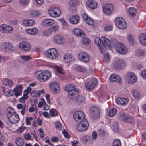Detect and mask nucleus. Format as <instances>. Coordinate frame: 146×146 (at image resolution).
Masks as SVG:
<instances>
[{"label":"nucleus","instance_id":"obj_1","mask_svg":"<svg viewBox=\"0 0 146 146\" xmlns=\"http://www.w3.org/2000/svg\"><path fill=\"white\" fill-rule=\"evenodd\" d=\"M94 41L95 42L100 48V52L102 54H103L102 48H103L104 47L109 46L110 43L109 40L104 36H102L101 38L98 37L95 38Z\"/></svg>","mask_w":146,"mask_h":146},{"label":"nucleus","instance_id":"obj_2","mask_svg":"<svg viewBox=\"0 0 146 146\" xmlns=\"http://www.w3.org/2000/svg\"><path fill=\"white\" fill-rule=\"evenodd\" d=\"M65 91L68 92V96L70 99H74L78 94V91L76 90L75 88L71 84L66 85L64 88Z\"/></svg>","mask_w":146,"mask_h":146},{"label":"nucleus","instance_id":"obj_3","mask_svg":"<svg viewBox=\"0 0 146 146\" xmlns=\"http://www.w3.org/2000/svg\"><path fill=\"white\" fill-rule=\"evenodd\" d=\"M76 125L77 129L79 131L82 132L86 130L88 128L89 124L86 119H83V120L79 122Z\"/></svg>","mask_w":146,"mask_h":146},{"label":"nucleus","instance_id":"obj_4","mask_svg":"<svg viewBox=\"0 0 146 146\" xmlns=\"http://www.w3.org/2000/svg\"><path fill=\"white\" fill-rule=\"evenodd\" d=\"M117 27L120 29H123L126 28L127 24L125 19L121 17L117 18L115 21Z\"/></svg>","mask_w":146,"mask_h":146},{"label":"nucleus","instance_id":"obj_5","mask_svg":"<svg viewBox=\"0 0 146 146\" xmlns=\"http://www.w3.org/2000/svg\"><path fill=\"white\" fill-rule=\"evenodd\" d=\"M45 55L48 57L52 59H55L58 56L57 50L54 48H51L48 50L45 53Z\"/></svg>","mask_w":146,"mask_h":146},{"label":"nucleus","instance_id":"obj_6","mask_svg":"<svg viewBox=\"0 0 146 146\" xmlns=\"http://www.w3.org/2000/svg\"><path fill=\"white\" fill-rule=\"evenodd\" d=\"M23 86L22 85H19L16 86L13 90H11L8 92L9 96L15 95L16 97L20 95L22 92Z\"/></svg>","mask_w":146,"mask_h":146},{"label":"nucleus","instance_id":"obj_7","mask_svg":"<svg viewBox=\"0 0 146 146\" xmlns=\"http://www.w3.org/2000/svg\"><path fill=\"white\" fill-rule=\"evenodd\" d=\"M90 115L93 119H95L99 118L100 111L98 108L95 106L91 107L90 110Z\"/></svg>","mask_w":146,"mask_h":146},{"label":"nucleus","instance_id":"obj_8","mask_svg":"<svg viewBox=\"0 0 146 146\" xmlns=\"http://www.w3.org/2000/svg\"><path fill=\"white\" fill-rule=\"evenodd\" d=\"M73 118L77 122H79L83 119H86L84 113L80 111H75L73 114Z\"/></svg>","mask_w":146,"mask_h":146},{"label":"nucleus","instance_id":"obj_9","mask_svg":"<svg viewBox=\"0 0 146 146\" xmlns=\"http://www.w3.org/2000/svg\"><path fill=\"white\" fill-rule=\"evenodd\" d=\"M50 16L53 17H59L61 13L60 10L58 7H53L50 8L48 11Z\"/></svg>","mask_w":146,"mask_h":146},{"label":"nucleus","instance_id":"obj_10","mask_svg":"<svg viewBox=\"0 0 146 146\" xmlns=\"http://www.w3.org/2000/svg\"><path fill=\"white\" fill-rule=\"evenodd\" d=\"M116 50L119 53L125 54L127 52V49L123 43H118L116 45Z\"/></svg>","mask_w":146,"mask_h":146},{"label":"nucleus","instance_id":"obj_11","mask_svg":"<svg viewBox=\"0 0 146 146\" xmlns=\"http://www.w3.org/2000/svg\"><path fill=\"white\" fill-rule=\"evenodd\" d=\"M104 12L106 15H110L113 10V6L112 4H106L102 6Z\"/></svg>","mask_w":146,"mask_h":146},{"label":"nucleus","instance_id":"obj_12","mask_svg":"<svg viewBox=\"0 0 146 146\" xmlns=\"http://www.w3.org/2000/svg\"><path fill=\"white\" fill-rule=\"evenodd\" d=\"M97 84V81L95 78L92 79L90 81L86 83L85 86L86 88L88 90L93 89Z\"/></svg>","mask_w":146,"mask_h":146},{"label":"nucleus","instance_id":"obj_13","mask_svg":"<svg viewBox=\"0 0 146 146\" xmlns=\"http://www.w3.org/2000/svg\"><path fill=\"white\" fill-rule=\"evenodd\" d=\"M19 48L27 52L30 50L31 48V46L28 42L24 41L19 44Z\"/></svg>","mask_w":146,"mask_h":146},{"label":"nucleus","instance_id":"obj_14","mask_svg":"<svg viewBox=\"0 0 146 146\" xmlns=\"http://www.w3.org/2000/svg\"><path fill=\"white\" fill-rule=\"evenodd\" d=\"M50 89L54 93L57 94L60 92V87L59 84L56 82H53L49 84Z\"/></svg>","mask_w":146,"mask_h":146},{"label":"nucleus","instance_id":"obj_15","mask_svg":"<svg viewBox=\"0 0 146 146\" xmlns=\"http://www.w3.org/2000/svg\"><path fill=\"white\" fill-rule=\"evenodd\" d=\"M124 61L121 60H117L114 62L113 67L116 70H119L123 69L125 66Z\"/></svg>","mask_w":146,"mask_h":146},{"label":"nucleus","instance_id":"obj_16","mask_svg":"<svg viewBox=\"0 0 146 146\" xmlns=\"http://www.w3.org/2000/svg\"><path fill=\"white\" fill-rule=\"evenodd\" d=\"M53 41L57 44H62L64 42V39L61 35H57L54 36Z\"/></svg>","mask_w":146,"mask_h":146},{"label":"nucleus","instance_id":"obj_17","mask_svg":"<svg viewBox=\"0 0 146 146\" xmlns=\"http://www.w3.org/2000/svg\"><path fill=\"white\" fill-rule=\"evenodd\" d=\"M78 57L80 60L82 62H87L89 60L88 55L85 52H80L78 54Z\"/></svg>","mask_w":146,"mask_h":146},{"label":"nucleus","instance_id":"obj_18","mask_svg":"<svg viewBox=\"0 0 146 146\" xmlns=\"http://www.w3.org/2000/svg\"><path fill=\"white\" fill-rule=\"evenodd\" d=\"M7 118L10 122L13 123H17L19 120V115L16 112Z\"/></svg>","mask_w":146,"mask_h":146},{"label":"nucleus","instance_id":"obj_19","mask_svg":"<svg viewBox=\"0 0 146 146\" xmlns=\"http://www.w3.org/2000/svg\"><path fill=\"white\" fill-rule=\"evenodd\" d=\"M127 76L129 83L132 84L135 83L136 82L137 80L136 77L132 72H129Z\"/></svg>","mask_w":146,"mask_h":146},{"label":"nucleus","instance_id":"obj_20","mask_svg":"<svg viewBox=\"0 0 146 146\" xmlns=\"http://www.w3.org/2000/svg\"><path fill=\"white\" fill-rule=\"evenodd\" d=\"M86 4L87 6L92 9H95L98 7V5L96 1L94 0L88 1Z\"/></svg>","mask_w":146,"mask_h":146},{"label":"nucleus","instance_id":"obj_21","mask_svg":"<svg viewBox=\"0 0 146 146\" xmlns=\"http://www.w3.org/2000/svg\"><path fill=\"white\" fill-rule=\"evenodd\" d=\"M72 100H76V103L78 104H80L84 102L85 100V98L84 96L82 95H78L76 96V97H75L74 99Z\"/></svg>","mask_w":146,"mask_h":146},{"label":"nucleus","instance_id":"obj_22","mask_svg":"<svg viewBox=\"0 0 146 146\" xmlns=\"http://www.w3.org/2000/svg\"><path fill=\"white\" fill-rule=\"evenodd\" d=\"M82 17L86 23L90 25H92L94 23V22L92 19L89 17L88 15L85 13L82 15Z\"/></svg>","mask_w":146,"mask_h":146},{"label":"nucleus","instance_id":"obj_23","mask_svg":"<svg viewBox=\"0 0 146 146\" xmlns=\"http://www.w3.org/2000/svg\"><path fill=\"white\" fill-rule=\"evenodd\" d=\"M128 98H117L116 100V102L118 104L125 105L128 102Z\"/></svg>","mask_w":146,"mask_h":146},{"label":"nucleus","instance_id":"obj_24","mask_svg":"<svg viewBox=\"0 0 146 146\" xmlns=\"http://www.w3.org/2000/svg\"><path fill=\"white\" fill-rule=\"evenodd\" d=\"M63 59L64 62L67 63L72 62L73 60V58L72 55L68 53L65 54L64 55Z\"/></svg>","mask_w":146,"mask_h":146},{"label":"nucleus","instance_id":"obj_25","mask_svg":"<svg viewBox=\"0 0 146 146\" xmlns=\"http://www.w3.org/2000/svg\"><path fill=\"white\" fill-rule=\"evenodd\" d=\"M51 76V73L49 71H43L42 70V77L44 78L42 80V82H44L48 79Z\"/></svg>","mask_w":146,"mask_h":146},{"label":"nucleus","instance_id":"obj_26","mask_svg":"<svg viewBox=\"0 0 146 146\" xmlns=\"http://www.w3.org/2000/svg\"><path fill=\"white\" fill-rule=\"evenodd\" d=\"M35 76L40 82H42L44 78L42 77V70H39L36 71L34 74Z\"/></svg>","mask_w":146,"mask_h":146},{"label":"nucleus","instance_id":"obj_27","mask_svg":"<svg viewBox=\"0 0 146 146\" xmlns=\"http://www.w3.org/2000/svg\"><path fill=\"white\" fill-rule=\"evenodd\" d=\"M110 80L112 82H116L121 83L122 80L120 76L116 74L112 75L110 77Z\"/></svg>","mask_w":146,"mask_h":146},{"label":"nucleus","instance_id":"obj_28","mask_svg":"<svg viewBox=\"0 0 146 146\" xmlns=\"http://www.w3.org/2000/svg\"><path fill=\"white\" fill-rule=\"evenodd\" d=\"M73 33L78 36L84 37L85 35V33L82 30L78 28L74 29L73 31Z\"/></svg>","mask_w":146,"mask_h":146},{"label":"nucleus","instance_id":"obj_29","mask_svg":"<svg viewBox=\"0 0 146 146\" xmlns=\"http://www.w3.org/2000/svg\"><path fill=\"white\" fill-rule=\"evenodd\" d=\"M16 112L11 107L7 108L6 111V113L7 118L13 115Z\"/></svg>","mask_w":146,"mask_h":146},{"label":"nucleus","instance_id":"obj_30","mask_svg":"<svg viewBox=\"0 0 146 146\" xmlns=\"http://www.w3.org/2000/svg\"><path fill=\"white\" fill-rule=\"evenodd\" d=\"M70 21L71 23L75 24L78 23L79 20V17L78 15L73 16L70 19Z\"/></svg>","mask_w":146,"mask_h":146},{"label":"nucleus","instance_id":"obj_31","mask_svg":"<svg viewBox=\"0 0 146 146\" xmlns=\"http://www.w3.org/2000/svg\"><path fill=\"white\" fill-rule=\"evenodd\" d=\"M140 43L143 46L146 45V35L141 34L139 36Z\"/></svg>","mask_w":146,"mask_h":146},{"label":"nucleus","instance_id":"obj_32","mask_svg":"<svg viewBox=\"0 0 146 146\" xmlns=\"http://www.w3.org/2000/svg\"><path fill=\"white\" fill-rule=\"evenodd\" d=\"M25 32L30 34L35 35L38 33V30L37 28L26 29Z\"/></svg>","mask_w":146,"mask_h":146},{"label":"nucleus","instance_id":"obj_33","mask_svg":"<svg viewBox=\"0 0 146 146\" xmlns=\"http://www.w3.org/2000/svg\"><path fill=\"white\" fill-rule=\"evenodd\" d=\"M24 143V140L22 138L17 137L15 139V143L17 146H23Z\"/></svg>","mask_w":146,"mask_h":146},{"label":"nucleus","instance_id":"obj_34","mask_svg":"<svg viewBox=\"0 0 146 146\" xmlns=\"http://www.w3.org/2000/svg\"><path fill=\"white\" fill-rule=\"evenodd\" d=\"M16 107L18 109H22L21 111V113L23 115L24 114L26 110V106L25 104L23 105L21 104H19L17 105Z\"/></svg>","mask_w":146,"mask_h":146},{"label":"nucleus","instance_id":"obj_35","mask_svg":"<svg viewBox=\"0 0 146 146\" xmlns=\"http://www.w3.org/2000/svg\"><path fill=\"white\" fill-rule=\"evenodd\" d=\"M22 23L25 25L29 26L34 25L35 22L34 20H23Z\"/></svg>","mask_w":146,"mask_h":146},{"label":"nucleus","instance_id":"obj_36","mask_svg":"<svg viewBox=\"0 0 146 146\" xmlns=\"http://www.w3.org/2000/svg\"><path fill=\"white\" fill-rule=\"evenodd\" d=\"M128 117V115L124 113L123 111L121 112L118 115V117L121 120H124L125 121L127 118Z\"/></svg>","mask_w":146,"mask_h":146},{"label":"nucleus","instance_id":"obj_37","mask_svg":"<svg viewBox=\"0 0 146 146\" xmlns=\"http://www.w3.org/2000/svg\"><path fill=\"white\" fill-rule=\"evenodd\" d=\"M30 15L33 17H36L40 16V12L38 10H32L30 12Z\"/></svg>","mask_w":146,"mask_h":146},{"label":"nucleus","instance_id":"obj_38","mask_svg":"<svg viewBox=\"0 0 146 146\" xmlns=\"http://www.w3.org/2000/svg\"><path fill=\"white\" fill-rule=\"evenodd\" d=\"M117 112L116 109L115 108H112L110 109L109 111L108 115L110 117H113L116 114Z\"/></svg>","mask_w":146,"mask_h":146},{"label":"nucleus","instance_id":"obj_39","mask_svg":"<svg viewBox=\"0 0 146 146\" xmlns=\"http://www.w3.org/2000/svg\"><path fill=\"white\" fill-rule=\"evenodd\" d=\"M69 5L70 10H73L76 9V4L74 1L73 0L70 1L69 2Z\"/></svg>","mask_w":146,"mask_h":146},{"label":"nucleus","instance_id":"obj_40","mask_svg":"<svg viewBox=\"0 0 146 146\" xmlns=\"http://www.w3.org/2000/svg\"><path fill=\"white\" fill-rule=\"evenodd\" d=\"M3 83L5 85L8 86H11L13 84V82L10 80L8 79H5L3 80Z\"/></svg>","mask_w":146,"mask_h":146},{"label":"nucleus","instance_id":"obj_41","mask_svg":"<svg viewBox=\"0 0 146 146\" xmlns=\"http://www.w3.org/2000/svg\"><path fill=\"white\" fill-rule=\"evenodd\" d=\"M132 94L133 97L136 99H138L140 96V93L137 91L132 90Z\"/></svg>","mask_w":146,"mask_h":146},{"label":"nucleus","instance_id":"obj_42","mask_svg":"<svg viewBox=\"0 0 146 146\" xmlns=\"http://www.w3.org/2000/svg\"><path fill=\"white\" fill-rule=\"evenodd\" d=\"M7 25L3 24L0 26V31L2 33L7 34Z\"/></svg>","mask_w":146,"mask_h":146},{"label":"nucleus","instance_id":"obj_43","mask_svg":"<svg viewBox=\"0 0 146 146\" xmlns=\"http://www.w3.org/2000/svg\"><path fill=\"white\" fill-rule=\"evenodd\" d=\"M112 146H121V141L118 139H115L113 142Z\"/></svg>","mask_w":146,"mask_h":146},{"label":"nucleus","instance_id":"obj_44","mask_svg":"<svg viewBox=\"0 0 146 146\" xmlns=\"http://www.w3.org/2000/svg\"><path fill=\"white\" fill-rule=\"evenodd\" d=\"M129 15L131 16H134L136 13V9L133 7H131L129 10Z\"/></svg>","mask_w":146,"mask_h":146},{"label":"nucleus","instance_id":"obj_45","mask_svg":"<svg viewBox=\"0 0 146 146\" xmlns=\"http://www.w3.org/2000/svg\"><path fill=\"white\" fill-rule=\"evenodd\" d=\"M59 26L58 25H55L54 26H52L49 29L51 32V33L53 32H56L58 31L59 29Z\"/></svg>","mask_w":146,"mask_h":146},{"label":"nucleus","instance_id":"obj_46","mask_svg":"<svg viewBox=\"0 0 146 146\" xmlns=\"http://www.w3.org/2000/svg\"><path fill=\"white\" fill-rule=\"evenodd\" d=\"M32 135L31 133L24 134H23V137L26 140H32L33 139V137H32Z\"/></svg>","mask_w":146,"mask_h":146},{"label":"nucleus","instance_id":"obj_47","mask_svg":"<svg viewBox=\"0 0 146 146\" xmlns=\"http://www.w3.org/2000/svg\"><path fill=\"white\" fill-rule=\"evenodd\" d=\"M76 69L77 70L82 72H85L86 71V68L81 66H77Z\"/></svg>","mask_w":146,"mask_h":146},{"label":"nucleus","instance_id":"obj_48","mask_svg":"<svg viewBox=\"0 0 146 146\" xmlns=\"http://www.w3.org/2000/svg\"><path fill=\"white\" fill-rule=\"evenodd\" d=\"M7 34H9L12 33L13 31V28L11 26L7 25Z\"/></svg>","mask_w":146,"mask_h":146},{"label":"nucleus","instance_id":"obj_49","mask_svg":"<svg viewBox=\"0 0 146 146\" xmlns=\"http://www.w3.org/2000/svg\"><path fill=\"white\" fill-rule=\"evenodd\" d=\"M49 114L50 116L54 117L58 115V113L56 110L52 109L50 110Z\"/></svg>","mask_w":146,"mask_h":146},{"label":"nucleus","instance_id":"obj_50","mask_svg":"<svg viewBox=\"0 0 146 146\" xmlns=\"http://www.w3.org/2000/svg\"><path fill=\"white\" fill-rule=\"evenodd\" d=\"M45 23L47 26H50L54 23V20L49 19L45 20L44 21Z\"/></svg>","mask_w":146,"mask_h":146},{"label":"nucleus","instance_id":"obj_51","mask_svg":"<svg viewBox=\"0 0 146 146\" xmlns=\"http://www.w3.org/2000/svg\"><path fill=\"white\" fill-rule=\"evenodd\" d=\"M127 38L129 41V43L130 44H133L134 43V40L132 35L131 34L128 35Z\"/></svg>","mask_w":146,"mask_h":146},{"label":"nucleus","instance_id":"obj_52","mask_svg":"<svg viewBox=\"0 0 146 146\" xmlns=\"http://www.w3.org/2000/svg\"><path fill=\"white\" fill-rule=\"evenodd\" d=\"M3 46L4 47V49L6 50H9L11 48L10 44L8 42L3 43Z\"/></svg>","mask_w":146,"mask_h":146},{"label":"nucleus","instance_id":"obj_53","mask_svg":"<svg viewBox=\"0 0 146 146\" xmlns=\"http://www.w3.org/2000/svg\"><path fill=\"white\" fill-rule=\"evenodd\" d=\"M28 98L27 94H24L23 96L19 99L20 102L22 103H23L25 102V100Z\"/></svg>","mask_w":146,"mask_h":146},{"label":"nucleus","instance_id":"obj_54","mask_svg":"<svg viewBox=\"0 0 146 146\" xmlns=\"http://www.w3.org/2000/svg\"><path fill=\"white\" fill-rule=\"evenodd\" d=\"M125 122L132 124L134 122V120L132 117L129 116L128 115V117L127 118Z\"/></svg>","mask_w":146,"mask_h":146},{"label":"nucleus","instance_id":"obj_55","mask_svg":"<svg viewBox=\"0 0 146 146\" xmlns=\"http://www.w3.org/2000/svg\"><path fill=\"white\" fill-rule=\"evenodd\" d=\"M51 34V32H50L49 29L48 30H44L42 33L43 35L45 36H49Z\"/></svg>","mask_w":146,"mask_h":146},{"label":"nucleus","instance_id":"obj_56","mask_svg":"<svg viewBox=\"0 0 146 146\" xmlns=\"http://www.w3.org/2000/svg\"><path fill=\"white\" fill-rule=\"evenodd\" d=\"M54 68L56 69L57 72L60 74H63V72L61 67L58 66H55Z\"/></svg>","mask_w":146,"mask_h":146},{"label":"nucleus","instance_id":"obj_57","mask_svg":"<svg viewBox=\"0 0 146 146\" xmlns=\"http://www.w3.org/2000/svg\"><path fill=\"white\" fill-rule=\"evenodd\" d=\"M104 60L105 62H109L110 59L109 54L108 53H106L104 56Z\"/></svg>","mask_w":146,"mask_h":146},{"label":"nucleus","instance_id":"obj_58","mask_svg":"<svg viewBox=\"0 0 146 146\" xmlns=\"http://www.w3.org/2000/svg\"><path fill=\"white\" fill-rule=\"evenodd\" d=\"M113 129L115 132H117L118 131V125L117 123L115 122L113 124Z\"/></svg>","mask_w":146,"mask_h":146},{"label":"nucleus","instance_id":"obj_59","mask_svg":"<svg viewBox=\"0 0 146 146\" xmlns=\"http://www.w3.org/2000/svg\"><path fill=\"white\" fill-rule=\"evenodd\" d=\"M55 126L57 129L60 131L62 127V125L60 122H57L56 123Z\"/></svg>","mask_w":146,"mask_h":146},{"label":"nucleus","instance_id":"obj_60","mask_svg":"<svg viewBox=\"0 0 146 146\" xmlns=\"http://www.w3.org/2000/svg\"><path fill=\"white\" fill-rule=\"evenodd\" d=\"M81 41L82 43L85 44H87L89 42V39L87 38H82Z\"/></svg>","mask_w":146,"mask_h":146},{"label":"nucleus","instance_id":"obj_61","mask_svg":"<svg viewBox=\"0 0 146 146\" xmlns=\"http://www.w3.org/2000/svg\"><path fill=\"white\" fill-rule=\"evenodd\" d=\"M62 133L65 137L67 139H69L70 137V136L68 134L67 132L64 129L62 131Z\"/></svg>","mask_w":146,"mask_h":146},{"label":"nucleus","instance_id":"obj_62","mask_svg":"<svg viewBox=\"0 0 146 146\" xmlns=\"http://www.w3.org/2000/svg\"><path fill=\"white\" fill-rule=\"evenodd\" d=\"M20 58L23 60L27 61V60L31 59L32 58L28 56H21Z\"/></svg>","mask_w":146,"mask_h":146},{"label":"nucleus","instance_id":"obj_63","mask_svg":"<svg viewBox=\"0 0 146 146\" xmlns=\"http://www.w3.org/2000/svg\"><path fill=\"white\" fill-rule=\"evenodd\" d=\"M26 129L25 127L21 126L17 129V131L19 132L22 133Z\"/></svg>","mask_w":146,"mask_h":146},{"label":"nucleus","instance_id":"obj_64","mask_svg":"<svg viewBox=\"0 0 146 146\" xmlns=\"http://www.w3.org/2000/svg\"><path fill=\"white\" fill-rule=\"evenodd\" d=\"M141 76L144 78L146 79V70H142L140 73Z\"/></svg>","mask_w":146,"mask_h":146}]
</instances>
